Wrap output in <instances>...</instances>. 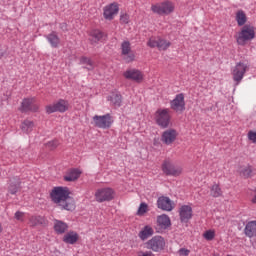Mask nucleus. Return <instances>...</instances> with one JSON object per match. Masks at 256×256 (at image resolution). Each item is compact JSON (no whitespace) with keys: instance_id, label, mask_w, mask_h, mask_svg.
<instances>
[{"instance_id":"f257e3e1","label":"nucleus","mask_w":256,"mask_h":256,"mask_svg":"<svg viewBox=\"0 0 256 256\" xmlns=\"http://www.w3.org/2000/svg\"><path fill=\"white\" fill-rule=\"evenodd\" d=\"M69 195L71 192L67 187H55L50 193L51 200L55 205L65 211H75V200Z\"/></svg>"},{"instance_id":"f03ea898","label":"nucleus","mask_w":256,"mask_h":256,"mask_svg":"<svg viewBox=\"0 0 256 256\" xmlns=\"http://www.w3.org/2000/svg\"><path fill=\"white\" fill-rule=\"evenodd\" d=\"M154 120L156 121V125L161 129H167L169 125H171V112L169 109H158L154 114Z\"/></svg>"},{"instance_id":"7ed1b4c3","label":"nucleus","mask_w":256,"mask_h":256,"mask_svg":"<svg viewBox=\"0 0 256 256\" xmlns=\"http://www.w3.org/2000/svg\"><path fill=\"white\" fill-rule=\"evenodd\" d=\"M255 37V27L251 25H244L238 33L236 41L238 45H247L248 41H253Z\"/></svg>"},{"instance_id":"20e7f679","label":"nucleus","mask_w":256,"mask_h":256,"mask_svg":"<svg viewBox=\"0 0 256 256\" xmlns=\"http://www.w3.org/2000/svg\"><path fill=\"white\" fill-rule=\"evenodd\" d=\"M151 11L156 13V15H171L175 11V4L169 0L153 4Z\"/></svg>"},{"instance_id":"39448f33","label":"nucleus","mask_w":256,"mask_h":256,"mask_svg":"<svg viewBox=\"0 0 256 256\" xmlns=\"http://www.w3.org/2000/svg\"><path fill=\"white\" fill-rule=\"evenodd\" d=\"M92 125L98 127V129H109L111 125H113V118L111 117V114L102 116L95 115L92 118Z\"/></svg>"},{"instance_id":"423d86ee","label":"nucleus","mask_w":256,"mask_h":256,"mask_svg":"<svg viewBox=\"0 0 256 256\" xmlns=\"http://www.w3.org/2000/svg\"><path fill=\"white\" fill-rule=\"evenodd\" d=\"M147 45L152 49L157 47L159 51H167V49L171 47V41L165 40L159 36H153L148 40Z\"/></svg>"},{"instance_id":"0eeeda50","label":"nucleus","mask_w":256,"mask_h":256,"mask_svg":"<svg viewBox=\"0 0 256 256\" xmlns=\"http://www.w3.org/2000/svg\"><path fill=\"white\" fill-rule=\"evenodd\" d=\"M165 238L162 236H154L147 242V249L154 251V253H161L165 249Z\"/></svg>"},{"instance_id":"6e6552de","label":"nucleus","mask_w":256,"mask_h":256,"mask_svg":"<svg viewBox=\"0 0 256 256\" xmlns=\"http://www.w3.org/2000/svg\"><path fill=\"white\" fill-rule=\"evenodd\" d=\"M249 69V66L247 64L240 62L235 65V67L232 70V76L233 81H235L236 85H239L241 81H243V77H245V73H247V70Z\"/></svg>"},{"instance_id":"1a4fd4ad","label":"nucleus","mask_w":256,"mask_h":256,"mask_svg":"<svg viewBox=\"0 0 256 256\" xmlns=\"http://www.w3.org/2000/svg\"><path fill=\"white\" fill-rule=\"evenodd\" d=\"M115 197V191L112 188H100L95 192V199L98 203L112 201Z\"/></svg>"},{"instance_id":"9d476101","label":"nucleus","mask_w":256,"mask_h":256,"mask_svg":"<svg viewBox=\"0 0 256 256\" xmlns=\"http://www.w3.org/2000/svg\"><path fill=\"white\" fill-rule=\"evenodd\" d=\"M69 111V102L67 100L60 99L52 105L46 106V112L51 113H65Z\"/></svg>"},{"instance_id":"9b49d317","label":"nucleus","mask_w":256,"mask_h":256,"mask_svg":"<svg viewBox=\"0 0 256 256\" xmlns=\"http://www.w3.org/2000/svg\"><path fill=\"white\" fill-rule=\"evenodd\" d=\"M171 227V218L167 214L158 215L156 218V233H163Z\"/></svg>"},{"instance_id":"f8f14e48","label":"nucleus","mask_w":256,"mask_h":256,"mask_svg":"<svg viewBox=\"0 0 256 256\" xmlns=\"http://www.w3.org/2000/svg\"><path fill=\"white\" fill-rule=\"evenodd\" d=\"M121 55L126 63H133L135 61V52L131 50V43L129 41L122 42Z\"/></svg>"},{"instance_id":"ddd939ff","label":"nucleus","mask_w":256,"mask_h":256,"mask_svg":"<svg viewBox=\"0 0 256 256\" xmlns=\"http://www.w3.org/2000/svg\"><path fill=\"white\" fill-rule=\"evenodd\" d=\"M170 107L175 113H183L185 111V95L183 93L177 94L170 102Z\"/></svg>"},{"instance_id":"4468645a","label":"nucleus","mask_w":256,"mask_h":256,"mask_svg":"<svg viewBox=\"0 0 256 256\" xmlns=\"http://www.w3.org/2000/svg\"><path fill=\"white\" fill-rule=\"evenodd\" d=\"M162 171L165 175H170L171 177H179L183 173V168L172 164L171 162H164L162 165Z\"/></svg>"},{"instance_id":"2eb2a0df","label":"nucleus","mask_w":256,"mask_h":256,"mask_svg":"<svg viewBox=\"0 0 256 256\" xmlns=\"http://www.w3.org/2000/svg\"><path fill=\"white\" fill-rule=\"evenodd\" d=\"M123 77L130 81H135V83H142L145 76L141 70L128 69L123 73Z\"/></svg>"},{"instance_id":"dca6fc26","label":"nucleus","mask_w":256,"mask_h":256,"mask_svg":"<svg viewBox=\"0 0 256 256\" xmlns=\"http://www.w3.org/2000/svg\"><path fill=\"white\" fill-rule=\"evenodd\" d=\"M177 135H179L177 130L173 128L167 129L162 133L161 141L164 143V145H173V143H175L177 140Z\"/></svg>"},{"instance_id":"f3484780","label":"nucleus","mask_w":256,"mask_h":256,"mask_svg":"<svg viewBox=\"0 0 256 256\" xmlns=\"http://www.w3.org/2000/svg\"><path fill=\"white\" fill-rule=\"evenodd\" d=\"M157 207L162 211H173L175 209V203L172 202L171 198L161 196L157 200Z\"/></svg>"},{"instance_id":"a211bd4d","label":"nucleus","mask_w":256,"mask_h":256,"mask_svg":"<svg viewBox=\"0 0 256 256\" xmlns=\"http://www.w3.org/2000/svg\"><path fill=\"white\" fill-rule=\"evenodd\" d=\"M117 13H119V4L115 2L104 7L103 15L108 21H112Z\"/></svg>"},{"instance_id":"6ab92c4d","label":"nucleus","mask_w":256,"mask_h":256,"mask_svg":"<svg viewBox=\"0 0 256 256\" xmlns=\"http://www.w3.org/2000/svg\"><path fill=\"white\" fill-rule=\"evenodd\" d=\"M179 216L181 223H189L190 219L193 217V208L189 205H183L179 209Z\"/></svg>"},{"instance_id":"aec40b11","label":"nucleus","mask_w":256,"mask_h":256,"mask_svg":"<svg viewBox=\"0 0 256 256\" xmlns=\"http://www.w3.org/2000/svg\"><path fill=\"white\" fill-rule=\"evenodd\" d=\"M21 111H39L35 98H25L21 104Z\"/></svg>"},{"instance_id":"412c9836","label":"nucleus","mask_w":256,"mask_h":256,"mask_svg":"<svg viewBox=\"0 0 256 256\" xmlns=\"http://www.w3.org/2000/svg\"><path fill=\"white\" fill-rule=\"evenodd\" d=\"M90 41L92 45H95V43H103V41H107V34L101 30H92L90 32Z\"/></svg>"},{"instance_id":"4be33fe9","label":"nucleus","mask_w":256,"mask_h":256,"mask_svg":"<svg viewBox=\"0 0 256 256\" xmlns=\"http://www.w3.org/2000/svg\"><path fill=\"white\" fill-rule=\"evenodd\" d=\"M36 129L35 122L31 119H25L20 124V130L24 135H31Z\"/></svg>"},{"instance_id":"5701e85b","label":"nucleus","mask_w":256,"mask_h":256,"mask_svg":"<svg viewBox=\"0 0 256 256\" xmlns=\"http://www.w3.org/2000/svg\"><path fill=\"white\" fill-rule=\"evenodd\" d=\"M62 241L63 243H66V245H75V243L79 241V233L70 230L64 234Z\"/></svg>"},{"instance_id":"b1692460","label":"nucleus","mask_w":256,"mask_h":256,"mask_svg":"<svg viewBox=\"0 0 256 256\" xmlns=\"http://www.w3.org/2000/svg\"><path fill=\"white\" fill-rule=\"evenodd\" d=\"M54 231L56 235H65L69 231V224L61 220H54Z\"/></svg>"},{"instance_id":"393cba45","label":"nucleus","mask_w":256,"mask_h":256,"mask_svg":"<svg viewBox=\"0 0 256 256\" xmlns=\"http://www.w3.org/2000/svg\"><path fill=\"white\" fill-rule=\"evenodd\" d=\"M21 190V180L19 177H14L10 179L9 186H8V193L11 195H15Z\"/></svg>"},{"instance_id":"a878e982","label":"nucleus","mask_w":256,"mask_h":256,"mask_svg":"<svg viewBox=\"0 0 256 256\" xmlns=\"http://www.w3.org/2000/svg\"><path fill=\"white\" fill-rule=\"evenodd\" d=\"M81 177V170L77 168H73L67 171V173L64 176V180L68 182L77 181Z\"/></svg>"},{"instance_id":"bb28decb","label":"nucleus","mask_w":256,"mask_h":256,"mask_svg":"<svg viewBox=\"0 0 256 256\" xmlns=\"http://www.w3.org/2000/svg\"><path fill=\"white\" fill-rule=\"evenodd\" d=\"M154 230L153 227L146 225L142 228V230L139 232L138 237L142 240V241H146V239H149V237H151L153 235Z\"/></svg>"},{"instance_id":"cd10ccee","label":"nucleus","mask_w":256,"mask_h":256,"mask_svg":"<svg viewBox=\"0 0 256 256\" xmlns=\"http://www.w3.org/2000/svg\"><path fill=\"white\" fill-rule=\"evenodd\" d=\"M46 39L48 43H50L51 47H54L55 49H57L61 43V39L57 35V32H51L46 36Z\"/></svg>"},{"instance_id":"c85d7f7f","label":"nucleus","mask_w":256,"mask_h":256,"mask_svg":"<svg viewBox=\"0 0 256 256\" xmlns=\"http://www.w3.org/2000/svg\"><path fill=\"white\" fill-rule=\"evenodd\" d=\"M244 233L246 237H256V221H250L246 224Z\"/></svg>"},{"instance_id":"c756f323","label":"nucleus","mask_w":256,"mask_h":256,"mask_svg":"<svg viewBox=\"0 0 256 256\" xmlns=\"http://www.w3.org/2000/svg\"><path fill=\"white\" fill-rule=\"evenodd\" d=\"M238 173L240 177H243L244 179H249V177H252L253 175V169L249 165H242L239 167Z\"/></svg>"},{"instance_id":"7c9ffc66","label":"nucleus","mask_w":256,"mask_h":256,"mask_svg":"<svg viewBox=\"0 0 256 256\" xmlns=\"http://www.w3.org/2000/svg\"><path fill=\"white\" fill-rule=\"evenodd\" d=\"M236 21L239 27H243V25L247 23V15H245V12L243 10H239L236 13Z\"/></svg>"},{"instance_id":"2f4dec72","label":"nucleus","mask_w":256,"mask_h":256,"mask_svg":"<svg viewBox=\"0 0 256 256\" xmlns=\"http://www.w3.org/2000/svg\"><path fill=\"white\" fill-rule=\"evenodd\" d=\"M210 195L211 197H221L223 195V190H221V187L219 184H214L210 188Z\"/></svg>"},{"instance_id":"473e14b6","label":"nucleus","mask_w":256,"mask_h":256,"mask_svg":"<svg viewBox=\"0 0 256 256\" xmlns=\"http://www.w3.org/2000/svg\"><path fill=\"white\" fill-rule=\"evenodd\" d=\"M108 101H111L116 107H121L122 97L121 94L113 93L108 97Z\"/></svg>"},{"instance_id":"72a5a7b5","label":"nucleus","mask_w":256,"mask_h":256,"mask_svg":"<svg viewBox=\"0 0 256 256\" xmlns=\"http://www.w3.org/2000/svg\"><path fill=\"white\" fill-rule=\"evenodd\" d=\"M149 212V205H147V203L142 202L137 210V215L139 217H143V215H145V213Z\"/></svg>"},{"instance_id":"f704fd0d","label":"nucleus","mask_w":256,"mask_h":256,"mask_svg":"<svg viewBox=\"0 0 256 256\" xmlns=\"http://www.w3.org/2000/svg\"><path fill=\"white\" fill-rule=\"evenodd\" d=\"M60 145L59 140H51L45 144L46 149L49 151H55L57 147Z\"/></svg>"},{"instance_id":"c9c22d12","label":"nucleus","mask_w":256,"mask_h":256,"mask_svg":"<svg viewBox=\"0 0 256 256\" xmlns=\"http://www.w3.org/2000/svg\"><path fill=\"white\" fill-rule=\"evenodd\" d=\"M204 239H206V241H213V239H215V231L213 230H207L204 234H203Z\"/></svg>"},{"instance_id":"e433bc0d","label":"nucleus","mask_w":256,"mask_h":256,"mask_svg":"<svg viewBox=\"0 0 256 256\" xmlns=\"http://www.w3.org/2000/svg\"><path fill=\"white\" fill-rule=\"evenodd\" d=\"M248 141L251 143L256 144V129L255 130H249L247 133Z\"/></svg>"},{"instance_id":"4c0bfd02","label":"nucleus","mask_w":256,"mask_h":256,"mask_svg":"<svg viewBox=\"0 0 256 256\" xmlns=\"http://www.w3.org/2000/svg\"><path fill=\"white\" fill-rule=\"evenodd\" d=\"M80 63L82 65H88L89 68L88 69H93V61H91V58H87V57H82L80 59Z\"/></svg>"},{"instance_id":"58836bf2","label":"nucleus","mask_w":256,"mask_h":256,"mask_svg":"<svg viewBox=\"0 0 256 256\" xmlns=\"http://www.w3.org/2000/svg\"><path fill=\"white\" fill-rule=\"evenodd\" d=\"M29 223H30L31 227H35L41 223V217L32 216V217H30Z\"/></svg>"},{"instance_id":"ea45409f","label":"nucleus","mask_w":256,"mask_h":256,"mask_svg":"<svg viewBox=\"0 0 256 256\" xmlns=\"http://www.w3.org/2000/svg\"><path fill=\"white\" fill-rule=\"evenodd\" d=\"M120 23L127 25L129 23V14L124 13L120 15Z\"/></svg>"},{"instance_id":"a19ab883","label":"nucleus","mask_w":256,"mask_h":256,"mask_svg":"<svg viewBox=\"0 0 256 256\" xmlns=\"http://www.w3.org/2000/svg\"><path fill=\"white\" fill-rule=\"evenodd\" d=\"M189 253H191V250H189L187 248H180L178 250V255L179 256H189Z\"/></svg>"},{"instance_id":"79ce46f5","label":"nucleus","mask_w":256,"mask_h":256,"mask_svg":"<svg viewBox=\"0 0 256 256\" xmlns=\"http://www.w3.org/2000/svg\"><path fill=\"white\" fill-rule=\"evenodd\" d=\"M250 197L251 203H253V205H256V188L251 190Z\"/></svg>"},{"instance_id":"37998d69","label":"nucleus","mask_w":256,"mask_h":256,"mask_svg":"<svg viewBox=\"0 0 256 256\" xmlns=\"http://www.w3.org/2000/svg\"><path fill=\"white\" fill-rule=\"evenodd\" d=\"M138 256H155V254H153V252L151 251H146V252L140 251L138 252Z\"/></svg>"},{"instance_id":"c03bdc74","label":"nucleus","mask_w":256,"mask_h":256,"mask_svg":"<svg viewBox=\"0 0 256 256\" xmlns=\"http://www.w3.org/2000/svg\"><path fill=\"white\" fill-rule=\"evenodd\" d=\"M23 212H16L15 213V219H17V221H23Z\"/></svg>"},{"instance_id":"a18cd8bd","label":"nucleus","mask_w":256,"mask_h":256,"mask_svg":"<svg viewBox=\"0 0 256 256\" xmlns=\"http://www.w3.org/2000/svg\"><path fill=\"white\" fill-rule=\"evenodd\" d=\"M0 233H3V226L0 223Z\"/></svg>"}]
</instances>
